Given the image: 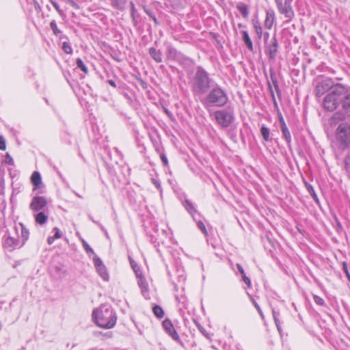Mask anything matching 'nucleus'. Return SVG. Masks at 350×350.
I'll return each mask as SVG.
<instances>
[{"instance_id":"nucleus-8","label":"nucleus","mask_w":350,"mask_h":350,"mask_svg":"<svg viewBox=\"0 0 350 350\" xmlns=\"http://www.w3.org/2000/svg\"><path fill=\"white\" fill-rule=\"evenodd\" d=\"M47 204L46 200L43 196H35L29 204V208L33 212L42 211Z\"/></svg>"},{"instance_id":"nucleus-57","label":"nucleus","mask_w":350,"mask_h":350,"mask_svg":"<svg viewBox=\"0 0 350 350\" xmlns=\"http://www.w3.org/2000/svg\"><path fill=\"white\" fill-rule=\"evenodd\" d=\"M269 33L266 32V33H265V35H264L265 40H267V39H268V38H269Z\"/></svg>"},{"instance_id":"nucleus-28","label":"nucleus","mask_w":350,"mask_h":350,"mask_svg":"<svg viewBox=\"0 0 350 350\" xmlns=\"http://www.w3.org/2000/svg\"><path fill=\"white\" fill-rule=\"evenodd\" d=\"M139 286H140V288L142 289V291L143 294H144V293H147L148 292V284L145 281V280H144L143 278H141L140 281L139 282Z\"/></svg>"},{"instance_id":"nucleus-14","label":"nucleus","mask_w":350,"mask_h":350,"mask_svg":"<svg viewBox=\"0 0 350 350\" xmlns=\"http://www.w3.org/2000/svg\"><path fill=\"white\" fill-rule=\"evenodd\" d=\"M166 55L167 59L176 60L180 58V53L176 49L169 46L167 49Z\"/></svg>"},{"instance_id":"nucleus-5","label":"nucleus","mask_w":350,"mask_h":350,"mask_svg":"<svg viewBox=\"0 0 350 350\" xmlns=\"http://www.w3.org/2000/svg\"><path fill=\"white\" fill-rule=\"evenodd\" d=\"M217 123L222 128L228 127L234 120L233 112L230 109L217 110L213 113Z\"/></svg>"},{"instance_id":"nucleus-19","label":"nucleus","mask_w":350,"mask_h":350,"mask_svg":"<svg viewBox=\"0 0 350 350\" xmlns=\"http://www.w3.org/2000/svg\"><path fill=\"white\" fill-rule=\"evenodd\" d=\"M31 180L32 184L38 187L42 183L40 173L38 172H34L31 176Z\"/></svg>"},{"instance_id":"nucleus-32","label":"nucleus","mask_w":350,"mask_h":350,"mask_svg":"<svg viewBox=\"0 0 350 350\" xmlns=\"http://www.w3.org/2000/svg\"><path fill=\"white\" fill-rule=\"evenodd\" d=\"M50 2L53 5V7L55 8V10L58 12L59 14L62 16H64V13L63 10L60 9L57 3H56L53 0H50Z\"/></svg>"},{"instance_id":"nucleus-59","label":"nucleus","mask_w":350,"mask_h":350,"mask_svg":"<svg viewBox=\"0 0 350 350\" xmlns=\"http://www.w3.org/2000/svg\"><path fill=\"white\" fill-rule=\"evenodd\" d=\"M64 38H66V36H62V37H60V39H62Z\"/></svg>"},{"instance_id":"nucleus-52","label":"nucleus","mask_w":350,"mask_h":350,"mask_svg":"<svg viewBox=\"0 0 350 350\" xmlns=\"http://www.w3.org/2000/svg\"><path fill=\"white\" fill-rule=\"evenodd\" d=\"M55 240V238L53 237H50L48 238L47 241L49 244H51Z\"/></svg>"},{"instance_id":"nucleus-13","label":"nucleus","mask_w":350,"mask_h":350,"mask_svg":"<svg viewBox=\"0 0 350 350\" xmlns=\"http://www.w3.org/2000/svg\"><path fill=\"white\" fill-rule=\"evenodd\" d=\"M19 230H21L22 237V239L21 240V245H23L25 241L28 239L29 233L28 230L26 229L24 225L21 223L19 224L18 227L16 226L14 227V230L16 234H18Z\"/></svg>"},{"instance_id":"nucleus-4","label":"nucleus","mask_w":350,"mask_h":350,"mask_svg":"<svg viewBox=\"0 0 350 350\" xmlns=\"http://www.w3.org/2000/svg\"><path fill=\"white\" fill-rule=\"evenodd\" d=\"M228 100L226 92L219 86L216 85L208 94L206 102L211 106L223 107Z\"/></svg>"},{"instance_id":"nucleus-46","label":"nucleus","mask_w":350,"mask_h":350,"mask_svg":"<svg viewBox=\"0 0 350 350\" xmlns=\"http://www.w3.org/2000/svg\"><path fill=\"white\" fill-rule=\"evenodd\" d=\"M54 230H55V234L53 237L55 238V239L60 238L62 235H61L59 230L57 228H55Z\"/></svg>"},{"instance_id":"nucleus-45","label":"nucleus","mask_w":350,"mask_h":350,"mask_svg":"<svg viewBox=\"0 0 350 350\" xmlns=\"http://www.w3.org/2000/svg\"><path fill=\"white\" fill-rule=\"evenodd\" d=\"M68 2L70 3V5L73 7L74 8L78 10L79 9V6L77 3H76L74 1L72 0H68Z\"/></svg>"},{"instance_id":"nucleus-11","label":"nucleus","mask_w":350,"mask_h":350,"mask_svg":"<svg viewBox=\"0 0 350 350\" xmlns=\"http://www.w3.org/2000/svg\"><path fill=\"white\" fill-rule=\"evenodd\" d=\"M278 42L276 37L274 36L271 41V43L267 46V51L269 57L271 59H275L278 53Z\"/></svg>"},{"instance_id":"nucleus-51","label":"nucleus","mask_w":350,"mask_h":350,"mask_svg":"<svg viewBox=\"0 0 350 350\" xmlns=\"http://www.w3.org/2000/svg\"><path fill=\"white\" fill-rule=\"evenodd\" d=\"M152 183L155 185V187L157 188V189H159L161 187V185L160 183L155 179H152Z\"/></svg>"},{"instance_id":"nucleus-23","label":"nucleus","mask_w":350,"mask_h":350,"mask_svg":"<svg viewBox=\"0 0 350 350\" xmlns=\"http://www.w3.org/2000/svg\"><path fill=\"white\" fill-rule=\"evenodd\" d=\"M152 312L159 319L163 318L164 316V311L159 306H154L152 308Z\"/></svg>"},{"instance_id":"nucleus-20","label":"nucleus","mask_w":350,"mask_h":350,"mask_svg":"<svg viewBox=\"0 0 350 350\" xmlns=\"http://www.w3.org/2000/svg\"><path fill=\"white\" fill-rule=\"evenodd\" d=\"M252 24L255 29L256 33L259 39H261L262 35V29L260 22L258 20H253Z\"/></svg>"},{"instance_id":"nucleus-25","label":"nucleus","mask_w":350,"mask_h":350,"mask_svg":"<svg viewBox=\"0 0 350 350\" xmlns=\"http://www.w3.org/2000/svg\"><path fill=\"white\" fill-rule=\"evenodd\" d=\"M281 131H282V133L284 139L286 140L288 145L290 146L291 142V133H290V131H288V129L285 128Z\"/></svg>"},{"instance_id":"nucleus-31","label":"nucleus","mask_w":350,"mask_h":350,"mask_svg":"<svg viewBox=\"0 0 350 350\" xmlns=\"http://www.w3.org/2000/svg\"><path fill=\"white\" fill-rule=\"evenodd\" d=\"M345 168L347 173L350 175V154H348L345 158Z\"/></svg>"},{"instance_id":"nucleus-30","label":"nucleus","mask_w":350,"mask_h":350,"mask_svg":"<svg viewBox=\"0 0 350 350\" xmlns=\"http://www.w3.org/2000/svg\"><path fill=\"white\" fill-rule=\"evenodd\" d=\"M126 3V0H113V4L120 10L124 8Z\"/></svg>"},{"instance_id":"nucleus-39","label":"nucleus","mask_w":350,"mask_h":350,"mask_svg":"<svg viewBox=\"0 0 350 350\" xmlns=\"http://www.w3.org/2000/svg\"><path fill=\"white\" fill-rule=\"evenodd\" d=\"M6 148L5 138L0 135V150H5Z\"/></svg>"},{"instance_id":"nucleus-24","label":"nucleus","mask_w":350,"mask_h":350,"mask_svg":"<svg viewBox=\"0 0 350 350\" xmlns=\"http://www.w3.org/2000/svg\"><path fill=\"white\" fill-rule=\"evenodd\" d=\"M260 133H261V135L265 141H266V142L269 141L270 133H269V129L267 126H265V125L262 126V127L260 129Z\"/></svg>"},{"instance_id":"nucleus-48","label":"nucleus","mask_w":350,"mask_h":350,"mask_svg":"<svg viewBox=\"0 0 350 350\" xmlns=\"http://www.w3.org/2000/svg\"><path fill=\"white\" fill-rule=\"evenodd\" d=\"M130 6H131V15L133 16L136 11L133 2H132V1L130 2Z\"/></svg>"},{"instance_id":"nucleus-12","label":"nucleus","mask_w":350,"mask_h":350,"mask_svg":"<svg viewBox=\"0 0 350 350\" xmlns=\"http://www.w3.org/2000/svg\"><path fill=\"white\" fill-rule=\"evenodd\" d=\"M4 245L5 247H21V243L18 236L16 234V236H12L8 234V237L5 240Z\"/></svg>"},{"instance_id":"nucleus-27","label":"nucleus","mask_w":350,"mask_h":350,"mask_svg":"<svg viewBox=\"0 0 350 350\" xmlns=\"http://www.w3.org/2000/svg\"><path fill=\"white\" fill-rule=\"evenodd\" d=\"M62 50L67 54H71L72 53V49L68 42H64L62 44Z\"/></svg>"},{"instance_id":"nucleus-35","label":"nucleus","mask_w":350,"mask_h":350,"mask_svg":"<svg viewBox=\"0 0 350 350\" xmlns=\"http://www.w3.org/2000/svg\"><path fill=\"white\" fill-rule=\"evenodd\" d=\"M250 299H251V301H252L253 305L256 308V310H258V312L260 314V315L261 316V317L263 318L264 317H263V314H262V312L259 305L257 304V302L252 297H250Z\"/></svg>"},{"instance_id":"nucleus-33","label":"nucleus","mask_w":350,"mask_h":350,"mask_svg":"<svg viewBox=\"0 0 350 350\" xmlns=\"http://www.w3.org/2000/svg\"><path fill=\"white\" fill-rule=\"evenodd\" d=\"M82 244L84 250L87 253L94 254L92 247L88 245V243L85 240H82Z\"/></svg>"},{"instance_id":"nucleus-16","label":"nucleus","mask_w":350,"mask_h":350,"mask_svg":"<svg viewBox=\"0 0 350 350\" xmlns=\"http://www.w3.org/2000/svg\"><path fill=\"white\" fill-rule=\"evenodd\" d=\"M149 54L157 63H161L162 62V54L159 50L151 47L149 49Z\"/></svg>"},{"instance_id":"nucleus-22","label":"nucleus","mask_w":350,"mask_h":350,"mask_svg":"<svg viewBox=\"0 0 350 350\" xmlns=\"http://www.w3.org/2000/svg\"><path fill=\"white\" fill-rule=\"evenodd\" d=\"M183 206L191 215H193L194 213H196V210L194 208L193 204L189 200H185Z\"/></svg>"},{"instance_id":"nucleus-38","label":"nucleus","mask_w":350,"mask_h":350,"mask_svg":"<svg viewBox=\"0 0 350 350\" xmlns=\"http://www.w3.org/2000/svg\"><path fill=\"white\" fill-rule=\"evenodd\" d=\"M342 270L345 273L349 281H350V273L348 271L347 265L345 262H342Z\"/></svg>"},{"instance_id":"nucleus-10","label":"nucleus","mask_w":350,"mask_h":350,"mask_svg":"<svg viewBox=\"0 0 350 350\" xmlns=\"http://www.w3.org/2000/svg\"><path fill=\"white\" fill-rule=\"evenodd\" d=\"M94 265L96 268L97 272L100 275V276L105 281H108L109 275L107 271L105 266L103 265L102 260L100 258L95 256L94 258Z\"/></svg>"},{"instance_id":"nucleus-54","label":"nucleus","mask_w":350,"mask_h":350,"mask_svg":"<svg viewBox=\"0 0 350 350\" xmlns=\"http://www.w3.org/2000/svg\"><path fill=\"white\" fill-rule=\"evenodd\" d=\"M280 128H281V130H282V129H284L285 128H287V126H286V123L285 122H282L280 124Z\"/></svg>"},{"instance_id":"nucleus-9","label":"nucleus","mask_w":350,"mask_h":350,"mask_svg":"<svg viewBox=\"0 0 350 350\" xmlns=\"http://www.w3.org/2000/svg\"><path fill=\"white\" fill-rule=\"evenodd\" d=\"M162 325L163 328L165 329V332L172 336V338L176 340V342H179L180 344H182V342L180 339V337L175 330L174 325H172V322L169 319H165L163 321Z\"/></svg>"},{"instance_id":"nucleus-58","label":"nucleus","mask_w":350,"mask_h":350,"mask_svg":"<svg viewBox=\"0 0 350 350\" xmlns=\"http://www.w3.org/2000/svg\"><path fill=\"white\" fill-rule=\"evenodd\" d=\"M276 326H277V329H278V330L280 332H281V327H280V325L278 324V325H276Z\"/></svg>"},{"instance_id":"nucleus-3","label":"nucleus","mask_w":350,"mask_h":350,"mask_svg":"<svg viewBox=\"0 0 350 350\" xmlns=\"http://www.w3.org/2000/svg\"><path fill=\"white\" fill-rule=\"evenodd\" d=\"M211 88V79L208 72L202 67L197 68L193 78V91L198 94H204Z\"/></svg>"},{"instance_id":"nucleus-26","label":"nucleus","mask_w":350,"mask_h":350,"mask_svg":"<svg viewBox=\"0 0 350 350\" xmlns=\"http://www.w3.org/2000/svg\"><path fill=\"white\" fill-rule=\"evenodd\" d=\"M76 64H77V67L79 68H80L83 72H84L85 73H88V68L86 67V66L85 65V64L83 63V62L82 61L81 59H80V58L77 59Z\"/></svg>"},{"instance_id":"nucleus-56","label":"nucleus","mask_w":350,"mask_h":350,"mask_svg":"<svg viewBox=\"0 0 350 350\" xmlns=\"http://www.w3.org/2000/svg\"><path fill=\"white\" fill-rule=\"evenodd\" d=\"M279 120H280V123L281 124L282 122H284V120L283 118V117L282 116H280L279 117Z\"/></svg>"},{"instance_id":"nucleus-47","label":"nucleus","mask_w":350,"mask_h":350,"mask_svg":"<svg viewBox=\"0 0 350 350\" xmlns=\"http://www.w3.org/2000/svg\"><path fill=\"white\" fill-rule=\"evenodd\" d=\"M237 267L241 275L245 274L243 268L240 264H237Z\"/></svg>"},{"instance_id":"nucleus-44","label":"nucleus","mask_w":350,"mask_h":350,"mask_svg":"<svg viewBox=\"0 0 350 350\" xmlns=\"http://www.w3.org/2000/svg\"><path fill=\"white\" fill-rule=\"evenodd\" d=\"M161 159L165 166L168 165V161L165 154L161 155Z\"/></svg>"},{"instance_id":"nucleus-1","label":"nucleus","mask_w":350,"mask_h":350,"mask_svg":"<svg viewBox=\"0 0 350 350\" xmlns=\"http://www.w3.org/2000/svg\"><path fill=\"white\" fill-rule=\"evenodd\" d=\"M325 94L322 101L325 110L333 112L340 107L342 111L334 113L332 119L337 121L350 119V86L326 79L319 82L315 88V95L317 97Z\"/></svg>"},{"instance_id":"nucleus-34","label":"nucleus","mask_w":350,"mask_h":350,"mask_svg":"<svg viewBox=\"0 0 350 350\" xmlns=\"http://www.w3.org/2000/svg\"><path fill=\"white\" fill-rule=\"evenodd\" d=\"M307 189L310 194L312 196L315 201H318L317 196L316 195L313 187L311 185L307 186Z\"/></svg>"},{"instance_id":"nucleus-37","label":"nucleus","mask_w":350,"mask_h":350,"mask_svg":"<svg viewBox=\"0 0 350 350\" xmlns=\"http://www.w3.org/2000/svg\"><path fill=\"white\" fill-rule=\"evenodd\" d=\"M314 301L319 306H323L325 304L324 300L317 295L314 296Z\"/></svg>"},{"instance_id":"nucleus-29","label":"nucleus","mask_w":350,"mask_h":350,"mask_svg":"<svg viewBox=\"0 0 350 350\" xmlns=\"http://www.w3.org/2000/svg\"><path fill=\"white\" fill-rule=\"evenodd\" d=\"M50 27L55 35L57 36L61 33V31L57 28V24L55 21L51 22Z\"/></svg>"},{"instance_id":"nucleus-50","label":"nucleus","mask_w":350,"mask_h":350,"mask_svg":"<svg viewBox=\"0 0 350 350\" xmlns=\"http://www.w3.org/2000/svg\"><path fill=\"white\" fill-rule=\"evenodd\" d=\"M34 8L35 9L38 11V12H40L41 11V7L40 5H39V3L36 1H34Z\"/></svg>"},{"instance_id":"nucleus-53","label":"nucleus","mask_w":350,"mask_h":350,"mask_svg":"<svg viewBox=\"0 0 350 350\" xmlns=\"http://www.w3.org/2000/svg\"><path fill=\"white\" fill-rule=\"evenodd\" d=\"M108 83H109L111 86H113V87H114V88H116V83H115V81H113V80H109V81H108Z\"/></svg>"},{"instance_id":"nucleus-41","label":"nucleus","mask_w":350,"mask_h":350,"mask_svg":"<svg viewBox=\"0 0 350 350\" xmlns=\"http://www.w3.org/2000/svg\"><path fill=\"white\" fill-rule=\"evenodd\" d=\"M242 278H243V281L244 282V283L246 284L247 285V286L250 287L251 286V282H250V278L247 276H246L245 274L242 275Z\"/></svg>"},{"instance_id":"nucleus-49","label":"nucleus","mask_w":350,"mask_h":350,"mask_svg":"<svg viewBox=\"0 0 350 350\" xmlns=\"http://www.w3.org/2000/svg\"><path fill=\"white\" fill-rule=\"evenodd\" d=\"M146 12L150 16V17H151L153 19V21H154L155 23H157V20L155 16L153 15L151 12L146 11Z\"/></svg>"},{"instance_id":"nucleus-21","label":"nucleus","mask_w":350,"mask_h":350,"mask_svg":"<svg viewBox=\"0 0 350 350\" xmlns=\"http://www.w3.org/2000/svg\"><path fill=\"white\" fill-rule=\"evenodd\" d=\"M237 9L240 11L243 18H246L248 16L249 11L247 6L244 3H239L237 5Z\"/></svg>"},{"instance_id":"nucleus-42","label":"nucleus","mask_w":350,"mask_h":350,"mask_svg":"<svg viewBox=\"0 0 350 350\" xmlns=\"http://www.w3.org/2000/svg\"><path fill=\"white\" fill-rule=\"evenodd\" d=\"M271 77L273 85L276 92H279L280 90H279V86H278V83L277 80L275 79H273L272 75L271 76Z\"/></svg>"},{"instance_id":"nucleus-6","label":"nucleus","mask_w":350,"mask_h":350,"mask_svg":"<svg viewBox=\"0 0 350 350\" xmlns=\"http://www.w3.org/2000/svg\"><path fill=\"white\" fill-rule=\"evenodd\" d=\"M279 12L288 20L295 16L292 3L293 0H274Z\"/></svg>"},{"instance_id":"nucleus-18","label":"nucleus","mask_w":350,"mask_h":350,"mask_svg":"<svg viewBox=\"0 0 350 350\" xmlns=\"http://www.w3.org/2000/svg\"><path fill=\"white\" fill-rule=\"evenodd\" d=\"M48 219V216L43 212H39L35 216V220L36 223L42 225L44 224Z\"/></svg>"},{"instance_id":"nucleus-17","label":"nucleus","mask_w":350,"mask_h":350,"mask_svg":"<svg viewBox=\"0 0 350 350\" xmlns=\"http://www.w3.org/2000/svg\"><path fill=\"white\" fill-rule=\"evenodd\" d=\"M241 33H242L243 41L244 42L245 44L247 46V49L250 51H253V50H254L253 44H252V40L250 39V38L249 36L247 31H243L241 32Z\"/></svg>"},{"instance_id":"nucleus-55","label":"nucleus","mask_w":350,"mask_h":350,"mask_svg":"<svg viewBox=\"0 0 350 350\" xmlns=\"http://www.w3.org/2000/svg\"><path fill=\"white\" fill-rule=\"evenodd\" d=\"M164 111L165 112V113L170 117L171 118L172 116V114L171 113V112H170L167 109H164Z\"/></svg>"},{"instance_id":"nucleus-15","label":"nucleus","mask_w":350,"mask_h":350,"mask_svg":"<svg viewBox=\"0 0 350 350\" xmlns=\"http://www.w3.org/2000/svg\"><path fill=\"white\" fill-rule=\"evenodd\" d=\"M275 19V13L273 10H269L266 13V18L265 21V26L267 29H271Z\"/></svg>"},{"instance_id":"nucleus-2","label":"nucleus","mask_w":350,"mask_h":350,"mask_svg":"<svg viewBox=\"0 0 350 350\" xmlns=\"http://www.w3.org/2000/svg\"><path fill=\"white\" fill-rule=\"evenodd\" d=\"M92 317L99 327L105 329L112 328L116 323V317L113 309L105 305L94 310Z\"/></svg>"},{"instance_id":"nucleus-36","label":"nucleus","mask_w":350,"mask_h":350,"mask_svg":"<svg viewBox=\"0 0 350 350\" xmlns=\"http://www.w3.org/2000/svg\"><path fill=\"white\" fill-rule=\"evenodd\" d=\"M198 227L199 228V229L201 230V231L205 234L206 235L207 234V231H206V227H205V225L202 222V221H198Z\"/></svg>"},{"instance_id":"nucleus-43","label":"nucleus","mask_w":350,"mask_h":350,"mask_svg":"<svg viewBox=\"0 0 350 350\" xmlns=\"http://www.w3.org/2000/svg\"><path fill=\"white\" fill-rule=\"evenodd\" d=\"M278 312L273 310V319H274V321H275V323L276 325H278V324L280 325V320L278 318Z\"/></svg>"},{"instance_id":"nucleus-7","label":"nucleus","mask_w":350,"mask_h":350,"mask_svg":"<svg viewBox=\"0 0 350 350\" xmlns=\"http://www.w3.org/2000/svg\"><path fill=\"white\" fill-rule=\"evenodd\" d=\"M336 137L345 148L347 147L350 143V125L347 123L340 124L336 129Z\"/></svg>"},{"instance_id":"nucleus-40","label":"nucleus","mask_w":350,"mask_h":350,"mask_svg":"<svg viewBox=\"0 0 350 350\" xmlns=\"http://www.w3.org/2000/svg\"><path fill=\"white\" fill-rule=\"evenodd\" d=\"M5 162L11 165H14V160L8 153L5 155Z\"/></svg>"}]
</instances>
